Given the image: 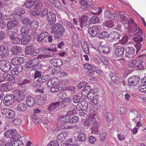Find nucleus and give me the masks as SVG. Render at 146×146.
<instances>
[{"label":"nucleus","mask_w":146,"mask_h":146,"mask_svg":"<svg viewBox=\"0 0 146 146\" xmlns=\"http://www.w3.org/2000/svg\"><path fill=\"white\" fill-rule=\"evenodd\" d=\"M144 33L141 29L138 27V31L136 33L135 36L133 38L134 41L136 43L134 45L136 49V54H137L141 48H142V45L141 43L144 42Z\"/></svg>","instance_id":"f257e3e1"},{"label":"nucleus","mask_w":146,"mask_h":146,"mask_svg":"<svg viewBox=\"0 0 146 146\" xmlns=\"http://www.w3.org/2000/svg\"><path fill=\"white\" fill-rule=\"evenodd\" d=\"M52 33H54V38L55 39L61 40L63 33L65 32V29L63 25L59 23L55 24L51 27Z\"/></svg>","instance_id":"f03ea898"},{"label":"nucleus","mask_w":146,"mask_h":146,"mask_svg":"<svg viewBox=\"0 0 146 146\" xmlns=\"http://www.w3.org/2000/svg\"><path fill=\"white\" fill-rule=\"evenodd\" d=\"M59 106L61 108L65 109L71 105V108H75V106L74 105L72 102L71 99L69 97L60 98L59 99L58 101Z\"/></svg>","instance_id":"7ed1b4c3"},{"label":"nucleus","mask_w":146,"mask_h":146,"mask_svg":"<svg viewBox=\"0 0 146 146\" xmlns=\"http://www.w3.org/2000/svg\"><path fill=\"white\" fill-rule=\"evenodd\" d=\"M33 57V58L28 61L25 65V67L27 69L31 70H34L35 71L34 79L36 78V57Z\"/></svg>","instance_id":"20e7f679"},{"label":"nucleus","mask_w":146,"mask_h":146,"mask_svg":"<svg viewBox=\"0 0 146 146\" xmlns=\"http://www.w3.org/2000/svg\"><path fill=\"white\" fill-rule=\"evenodd\" d=\"M9 61L7 60L2 59L0 61V69L4 72H7L11 68Z\"/></svg>","instance_id":"39448f33"},{"label":"nucleus","mask_w":146,"mask_h":146,"mask_svg":"<svg viewBox=\"0 0 146 146\" xmlns=\"http://www.w3.org/2000/svg\"><path fill=\"white\" fill-rule=\"evenodd\" d=\"M17 131L15 129H11L6 131L4 133L5 137L14 140L18 138Z\"/></svg>","instance_id":"423d86ee"},{"label":"nucleus","mask_w":146,"mask_h":146,"mask_svg":"<svg viewBox=\"0 0 146 146\" xmlns=\"http://www.w3.org/2000/svg\"><path fill=\"white\" fill-rule=\"evenodd\" d=\"M15 100L18 102L23 100L25 98V94L21 90H15L12 92Z\"/></svg>","instance_id":"0eeeda50"},{"label":"nucleus","mask_w":146,"mask_h":146,"mask_svg":"<svg viewBox=\"0 0 146 146\" xmlns=\"http://www.w3.org/2000/svg\"><path fill=\"white\" fill-rule=\"evenodd\" d=\"M13 96V93L6 95L3 99L4 104L7 106L11 105L15 101V98Z\"/></svg>","instance_id":"6e6552de"},{"label":"nucleus","mask_w":146,"mask_h":146,"mask_svg":"<svg viewBox=\"0 0 146 146\" xmlns=\"http://www.w3.org/2000/svg\"><path fill=\"white\" fill-rule=\"evenodd\" d=\"M46 19L50 25H52L55 24L56 21V15L53 12L48 13L46 15Z\"/></svg>","instance_id":"1a4fd4ad"},{"label":"nucleus","mask_w":146,"mask_h":146,"mask_svg":"<svg viewBox=\"0 0 146 146\" xmlns=\"http://www.w3.org/2000/svg\"><path fill=\"white\" fill-rule=\"evenodd\" d=\"M140 80L139 76L134 75L129 78L128 84L130 86H134L137 84Z\"/></svg>","instance_id":"9d476101"},{"label":"nucleus","mask_w":146,"mask_h":146,"mask_svg":"<svg viewBox=\"0 0 146 146\" xmlns=\"http://www.w3.org/2000/svg\"><path fill=\"white\" fill-rule=\"evenodd\" d=\"M111 49L110 45H100L98 48V51L100 54H107L110 52Z\"/></svg>","instance_id":"9b49d317"},{"label":"nucleus","mask_w":146,"mask_h":146,"mask_svg":"<svg viewBox=\"0 0 146 146\" xmlns=\"http://www.w3.org/2000/svg\"><path fill=\"white\" fill-rule=\"evenodd\" d=\"M121 36V35L117 32H111L109 33V37L108 39V41L109 42H113L117 40H119Z\"/></svg>","instance_id":"f8f14e48"},{"label":"nucleus","mask_w":146,"mask_h":146,"mask_svg":"<svg viewBox=\"0 0 146 146\" xmlns=\"http://www.w3.org/2000/svg\"><path fill=\"white\" fill-rule=\"evenodd\" d=\"M88 18V16L84 15H82L79 19V21L80 23V25L82 29L83 27H88L90 25L89 23H87Z\"/></svg>","instance_id":"ddd939ff"},{"label":"nucleus","mask_w":146,"mask_h":146,"mask_svg":"<svg viewBox=\"0 0 146 146\" xmlns=\"http://www.w3.org/2000/svg\"><path fill=\"white\" fill-rule=\"evenodd\" d=\"M125 57L128 58H133L135 56V49L131 47H127L125 49Z\"/></svg>","instance_id":"4468645a"},{"label":"nucleus","mask_w":146,"mask_h":146,"mask_svg":"<svg viewBox=\"0 0 146 146\" xmlns=\"http://www.w3.org/2000/svg\"><path fill=\"white\" fill-rule=\"evenodd\" d=\"M8 48L5 45L2 44L0 46V56L6 57L9 55Z\"/></svg>","instance_id":"2eb2a0df"},{"label":"nucleus","mask_w":146,"mask_h":146,"mask_svg":"<svg viewBox=\"0 0 146 146\" xmlns=\"http://www.w3.org/2000/svg\"><path fill=\"white\" fill-rule=\"evenodd\" d=\"M99 31V28L97 26H93L89 28L88 33L92 37L95 36Z\"/></svg>","instance_id":"dca6fc26"},{"label":"nucleus","mask_w":146,"mask_h":146,"mask_svg":"<svg viewBox=\"0 0 146 146\" xmlns=\"http://www.w3.org/2000/svg\"><path fill=\"white\" fill-rule=\"evenodd\" d=\"M109 76L112 81L118 86H120L121 84V79L118 76L115 75L113 73L109 74Z\"/></svg>","instance_id":"f3484780"},{"label":"nucleus","mask_w":146,"mask_h":146,"mask_svg":"<svg viewBox=\"0 0 146 146\" xmlns=\"http://www.w3.org/2000/svg\"><path fill=\"white\" fill-rule=\"evenodd\" d=\"M25 53L27 54H33L35 56L36 55V52H35V48L32 45L27 46L25 48Z\"/></svg>","instance_id":"a211bd4d"},{"label":"nucleus","mask_w":146,"mask_h":146,"mask_svg":"<svg viewBox=\"0 0 146 146\" xmlns=\"http://www.w3.org/2000/svg\"><path fill=\"white\" fill-rule=\"evenodd\" d=\"M48 33L46 31L41 30V33L37 36V41L40 43H42L43 40L48 35Z\"/></svg>","instance_id":"6ab92c4d"},{"label":"nucleus","mask_w":146,"mask_h":146,"mask_svg":"<svg viewBox=\"0 0 146 146\" xmlns=\"http://www.w3.org/2000/svg\"><path fill=\"white\" fill-rule=\"evenodd\" d=\"M22 51V48L20 46L15 45L11 48V52L14 55H17Z\"/></svg>","instance_id":"aec40b11"},{"label":"nucleus","mask_w":146,"mask_h":146,"mask_svg":"<svg viewBox=\"0 0 146 146\" xmlns=\"http://www.w3.org/2000/svg\"><path fill=\"white\" fill-rule=\"evenodd\" d=\"M124 47L118 46L115 50L116 55L117 57H122L124 54Z\"/></svg>","instance_id":"412c9836"},{"label":"nucleus","mask_w":146,"mask_h":146,"mask_svg":"<svg viewBox=\"0 0 146 146\" xmlns=\"http://www.w3.org/2000/svg\"><path fill=\"white\" fill-rule=\"evenodd\" d=\"M87 138L86 135V134L82 132L78 135L77 137V142L79 143L85 142Z\"/></svg>","instance_id":"4be33fe9"},{"label":"nucleus","mask_w":146,"mask_h":146,"mask_svg":"<svg viewBox=\"0 0 146 146\" xmlns=\"http://www.w3.org/2000/svg\"><path fill=\"white\" fill-rule=\"evenodd\" d=\"M99 123L97 121H94L91 129L92 132L95 134H97L98 132Z\"/></svg>","instance_id":"5701e85b"},{"label":"nucleus","mask_w":146,"mask_h":146,"mask_svg":"<svg viewBox=\"0 0 146 146\" xmlns=\"http://www.w3.org/2000/svg\"><path fill=\"white\" fill-rule=\"evenodd\" d=\"M31 38L29 35H23L21 39V43L23 45L28 44L31 41Z\"/></svg>","instance_id":"b1692460"},{"label":"nucleus","mask_w":146,"mask_h":146,"mask_svg":"<svg viewBox=\"0 0 146 146\" xmlns=\"http://www.w3.org/2000/svg\"><path fill=\"white\" fill-rule=\"evenodd\" d=\"M70 117L66 113V115H61L60 116L59 120L62 123H64V124H66V123H70Z\"/></svg>","instance_id":"393cba45"},{"label":"nucleus","mask_w":146,"mask_h":146,"mask_svg":"<svg viewBox=\"0 0 146 146\" xmlns=\"http://www.w3.org/2000/svg\"><path fill=\"white\" fill-rule=\"evenodd\" d=\"M18 24V22L17 21H14L12 20L10 21L7 24V30H15L13 29L17 26Z\"/></svg>","instance_id":"a878e982"},{"label":"nucleus","mask_w":146,"mask_h":146,"mask_svg":"<svg viewBox=\"0 0 146 146\" xmlns=\"http://www.w3.org/2000/svg\"><path fill=\"white\" fill-rule=\"evenodd\" d=\"M59 106L58 101L56 102L51 103L48 106V110L50 111H52L55 109L57 110L56 108Z\"/></svg>","instance_id":"bb28decb"},{"label":"nucleus","mask_w":146,"mask_h":146,"mask_svg":"<svg viewBox=\"0 0 146 146\" xmlns=\"http://www.w3.org/2000/svg\"><path fill=\"white\" fill-rule=\"evenodd\" d=\"M100 21V18L97 16H92L88 21L89 24H94L99 23Z\"/></svg>","instance_id":"cd10ccee"},{"label":"nucleus","mask_w":146,"mask_h":146,"mask_svg":"<svg viewBox=\"0 0 146 146\" xmlns=\"http://www.w3.org/2000/svg\"><path fill=\"white\" fill-rule=\"evenodd\" d=\"M27 109V106L26 105L23 103H20L17 106L16 109L19 112H24Z\"/></svg>","instance_id":"c85d7f7f"},{"label":"nucleus","mask_w":146,"mask_h":146,"mask_svg":"<svg viewBox=\"0 0 146 146\" xmlns=\"http://www.w3.org/2000/svg\"><path fill=\"white\" fill-rule=\"evenodd\" d=\"M35 103V100L33 97L29 96L27 99L26 103L28 106L32 107L34 105Z\"/></svg>","instance_id":"c756f323"},{"label":"nucleus","mask_w":146,"mask_h":146,"mask_svg":"<svg viewBox=\"0 0 146 146\" xmlns=\"http://www.w3.org/2000/svg\"><path fill=\"white\" fill-rule=\"evenodd\" d=\"M36 20H33L31 23L30 24L31 27L33 29L32 34L34 36V38H35V37L36 35Z\"/></svg>","instance_id":"7c9ffc66"},{"label":"nucleus","mask_w":146,"mask_h":146,"mask_svg":"<svg viewBox=\"0 0 146 146\" xmlns=\"http://www.w3.org/2000/svg\"><path fill=\"white\" fill-rule=\"evenodd\" d=\"M36 0H26V2L24 3V5L28 9H30L34 4L33 7L35 5V2Z\"/></svg>","instance_id":"2f4dec72"},{"label":"nucleus","mask_w":146,"mask_h":146,"mask_svg":"<svg viewBox=\"0 0 146 146\" xmlns=\"http://www.w3.org/2000/svg\"><path fill=\"white\" fill-rule=\"evenodd\" d=\"M29 31V27L26 26H24L21 27L19 33L21 35H25L28 34Z\"/></svg>","instance_id":"473e14b6"},{"label":"nucleus","mask_w":146,"mask_h":146,"mask_svg":"<svg viewBox=\"0 0 146 146\" xmlns=\"http://www.w3.org/2000/svg\"><path fill=\"white\" fill-rule=\"evenodd\" d=\"M104 117L107 122H109L112 121L113 118V115L112 112H107L105 113Z\"/></svg>","instance_id":"72a5a7b5"},{"label":"nucleus","mask_w":146,"mask_h":146,"mask_svg":"<svg viewBox=\"0 0 146 146\" xmlns=\"http://www.w3.org/2000/svg\"><path fill=\"white\" fill-rule=\"evenodd\" d=\"M109 35V34L105 31H103L102 33H99L98 35V37L102 39H105L106 38L107 39L108 41V39Z\"/></svg>","instance_id":"f704fd0d"},{"label":"nucleus","mask_w":146,"mask_h":146,"mask_svg":"<svg viewBox=\"0 0 146 146\" xmlns=\"http://www.w3.org/2000/svg\"><path fill=\"white\" fill-rule=\"evenodd\" d=\"M88 0H80L79 3L84 8L83 9L85 10L88 8L90 6V5L88 2Z\"/></svg>","instance_id":"c9c22d12"},{"label":"nucleus","mask_w":146,"mask_h":146,"mask_svg":"<svg viewBox=\"0 0 146 146\" xmlns=\"http://www.w3.org/2000/svg\"><path fill=\"white\" fill-rule=\"evenodd\" d=\"M140 62L139 61L136 60H132L131 62H130L129 64V67H131L132 68H134V69L136 68L137 66L138 65V64Z\"/></svg>","instance_id":"e433bc0d"},{"label":"nucleus","mask_w":146,"mask_h":146,"mask_svg":"<svg viewBox=\"0 0 146 146\" xmlns=\"http://www.w3.org/2000/svg\"><path fill=\"white\" fill-rule=\"evenodd\" d=\"M103 24L104 26L110 28L113 27L114 25V22L110 20L109 21H104Z\"/></svg>","instance_id":"4c0bfd02"},{"label":"nucleus","mask_w":146,"mask_h":146,"mask_svg":"<svg viewBox=\"0 0 146 146\" xmlns=\"http://www.w3.org/2000/svg\"><path fill=\"white\" fill-rule=\"evenodd\" d=\"M48 87L50 88L51 87L59 85V84L58 82H55L54 80H49L46 83Z\"/></svg>","instance_id":"58836bf2"},{"label":"nucleus","mask_w":146,"mask_h":146,"mask_svg":"<svg viewBox=\"0 0 146 146\" xmlns=\"http://www.w3.org/2000/svg\"><path fill=\"white\" fill-rule=\"evenodd\" d=\"M94 119H95L94 117H93V118H90L86 119L84 122V126L86 127L90 126L92 123V121L94 120Z\"/></svg>","instance_id":"ea45409f"},{"label":"nucleus","mask_w":146,"mask_h":146,"mask_svg":"<svg viewBox=\"0 0 146 146\" xmlns=\"http://www.w3.org/2000/svg\"><path fill=\"white\" fill-rule=\"evenodd\" d=\"M15 12L17 13L19 17H20L25 14V9L22 8H18L15 9Z\"/></svg>","instance_id":"a19ab883"},{"label":"nucleus","mask_w":146,"mask_h":146,"mask_svg":"<svg viewBox=\"0 0 146 146\" xmlns=\"http://www.w3.org/2000/svg\"><path fill=\"white\" fill-rule=\"evenodd\" d=\"M65 139V137H63L62 134L60 133L56 136V141L59 143H61L63 142Z\"/></svg>","instance_id":"79ce46f5"},{"label":"nucleus","mask_w":146,"mask_h":146,"mask_svg":"<svg viewBox=\"0 0 146 146\" xmlns=\"http://www.w3.org/2000/svg\"><path fill=\"white\" fill-rule=\"evenodd\" d=\"M42 7V4L41 2L40 1L37 0V16L40 15Z\"/></svg>","instance_id":"37998d69"},{"label":"nucleus","mask_w":146,"mask_h":146,"mask_svg":"<svg viewBox=\"0 0 146 146\" xmlns=\"http://www.w3.org/2000/svg\"><path fill=\"white\" fill-rule=\"evenodd\" d=\"M50 88V91L52 93L58 92L62 88V87L59 86V85L58 86H55L51 87Z\"/></svg>","instance_id":"c03bdc74"},{"label":"nucleus","mask_w":146,"mask_h":146,"mask_svg":"<svg viewBox=\"0 0 146 146\" xmlns=\"http://www.w3.org/2000/svg\"><path fill=\"white\" fill-rule=\"evenodd\" d=\"M128 37L126 35H124L121 39H119V40L120 44L122 45H125L128 41Z\"/></svg>","instance_id":"a18cd8bd"},{"label":"nucleus","mask_w":146,"mask_h":146,"mask_svg":"<svg viewBox=\"0 0 146 146\" xmlns=\"http://www.w3.org/2000/svg\"><path fill=\"white\" fill-rule=\"evenodd\" d=\"M70 124H72L77 122L79 120V117L77 116L74 115L70 117Z\"/></svg>","instance_id":"49530a36"},{"label":"nucleus","mask_w":146,"mask_h":146,"mask_svg":"<svg viewBox=\"0 0 146 146\" xmlns=\"http://www.w3.org/2000/svg\"><path fill=\"white\" fill-rule=\"evenodd\" d=\"M36 109H35L33 111V112L32 113L31 115V119L33 121L35 124L36 123Z\"/></svg>","instance_id":"de8ad7c7"},{"label":"nucleus","mask_w":146,"mask_h":146,"mask_svg":"<svg viewBox=\"0 0 146 146\" xmlns=\"http://www.w3.org/2000/svg\"><path fill=\"white\" fill-rule=\"evenodd\" d=\"M130 112L131 113V115L133 117H135L136 116V118L139 117H140V114H138V112L137 111L134 110V109H131L129 110Z\"/></svg>","instance_id":"09e8293b"},{"label":"nucleus","mask_w":146,"mask_h":146,"mask_svg":"<svg viewBox=\"0 0 146 146\" xmlns=\"http://www.w3.org/2000/svg\"><path fill=\"white\" fill-rule=\"evenodd\" d=\"M81 97L78 95H74L72 98V101L74 103H78L80 100Z\"/></svg>","instance_id":"8fccbe9b"},{"label":"nucleus","mask_w":146,"mask_h":146,"mask_svg":"<svg viewBox=\"0 0 146 146\" xmlns=\"http://www.w3.org/2000/svg\"><path fill=\"white\" fill-rule=\"evenodd\" d=\"M11 110L8 108H4L1 110V113L3 115H5L7 117L8 115H9Z\"/></svg>","instance_id":"3c124183"},{"label":"nucleus","mask_w":146,"mask_h":146,"mask_svg":"<svg viewBox=\"0 0 146 146\" xmlns=\"http://www.w3.org/2000/svg\"><path fill=\"white\" fill-rule=\"evenodd\" d=\"M15 140V141H14L13 146H24V144L21 140L18 139Z\"/></svg>","instance_id":"603ef678"},{"label":"nucleus","mask_w":146,"mask_h":146,"mask_svg":"<svg viewBox=\"0 0 146 146\" xmlns=\"http://www.w3.org/2000/svg\"><path fill=\"white\" fill-rule=\"evenodd\" d=\"M52 4L56 8L58 9H60L62 8V6L61 3L57 0H55Z\"/></svg>","instance_id":"864d4df0"},{"label":"nucleus","mask_w":146,"mask_h":146,"mask_svg":"<svg viewBox=\"0 0 146 146\" xmlns=\"http://www.w3.org/2000/svg\"><path fill=\"white\" fill-rule=\"evenodd\" d=\"M6 34L9 38L14 34H16V31L15 30H7L6 31Z\"/></svg>","instance_id":"5fc2aeb1"},{"label":"nucleus","mask_w":146,"mask_h":146,"mask_svg":"<svg viewBox=\"0 0 146 146\" xmlns=\"http://www.w3.org/2000/svg\"><path fill=\"white\" fill-rule=\"evenodd\" d=\"M22 18L21 22L23 24L28 25L29 24L30 21L29 18L26 17H22Z\"/></svg>","instance_id":"6e6d98bb"},{"label":"nucleus","mask_w":146,"mask_h":146,"mask_svg":"<svg viewBox=\"0 0 146 146\" xmlns=\"http://www.w3.org/2000/svg\"><path fill=\"white\" fill-rule=\"evenodd\" d=\"M96 100H97L96 99V100H94L93 99L92 100V101L94 103V104L93 105V107H94L95 109L94 110V111L96 112V111H97L98 110H99V108H100V104H99L98 103H95V102L94 101L95 100H96Z\"/></svg>","instance_id":"4d7b16f0"},{"label":"nucleus","mask_w":146,"mask_h":146,"mask_svg":"<svg viewBox=\"0 0 146 146\" xmlns=\"http://www.w3.org/2000/svg\"><path fill=\"white\" fill-rule=\"evenodd\" d=\"M82 107L83 108L84 111L86 110L88 108V103L85 101H82L80 103Z\"/></svg>","instance_id":"13d9d810"},{"label":"nucleus","mask_w":146,"mask_h":146,"mask_svg":"<svg viewBox=\"0 0 146 146\" xmlns=\"http://www.w3.org/2000/svg\"><path fill=\"white\" fill-rule=\"evenodd\" d=\"M21 122V120L20 119L17 118L12 121L13 124L15 126L19 125Z\"/></svg>","instance_id":"bf43d9fd"},{"label":"nucleus","mask_w":146,"mask_h":146,"mask_svg":"<svg viewBox=\"0 0 146 146\" xmlns=\"http://www.w3.org/2000/svg\"><path fill=\"white\" fill-rule=\"evenodd\" d=\"M88 83L85 81H82L80 82L77 85V87L80 89L83 87H85V86L88 84Z\"/></svg>","instance_id":"052dcab7"},{"label":"nucleus","mask_w":146,"mask_h":146,"mask_svg":"<svg viewBox=\"0 0 146 146\" xmlns=\"http://www.w3.org/2000/svg\"><path fill=\"white\" fill-rule=\"evenodd\" d=\"M48 122L49 121L47 119L42 117V119H40L39 121L37 122V123H42L44 124H47L48 123Z\"/></svg>","instance_id":"680f3d73"},{"label":"nucleus","mask_w":146,"mask_h":146,"mask_svg":"<svg viewBox=\"0 0 146 146\" xmlns=\"http://www.w3.org/2000/svg\"><path fill=\"white\" fill-rule=\"evenodd\" d=\"M96 12H93V14L95 15H100L102 13V9L100 7H95V8Z\"/></svg>","instance_id":"e2e57ef3"},{"label":"nucleus","mask_w":146,"mask_h":146,"mask_svg":"<svg viewBox=\"0 0 146 146\" xmlns=\"http://www.w3.org/2000/svg\"><path fill=\"white\" fill-rule=\"evenodd\" d=\"M41 11L40 12L41 15L42 17L44 16L45 15H47L48 14V9L46 8L41 9Z\"/></svg>","instance_id":"0e129e2a"},{"label":"nucleus","mask_w":146,"mask_h":146,"mask_svg":"<svg viewBox=\"0 0 146 146\" xmlns=\"http://www.w3.org/2000/svg\"><path fill=\"white\" fill-rule=\"evenodd\" d=\"M29 13L32 16H36V5H35L34 7L29 11Z\"/></svg>","instance_id":"69168bd1"},{"label":"nucleus","mask_w":146,"mask_h":146,"mask_svg":"<svg viewBox=\"0 0 146 146\" xmlns=\"http://www.w3.org/2000/svg\"><path fill=\"white\" fill-rule=\"evenodd\" d=\"M146 57V55L145 54H142L140 55L136 59L140 62H143V59Z\"/></svg>","instance_id":"338daca9"},{"label":"nucleus","mask_w":146,"mask_h":146,"mask_svg":"<svg viewBox=\"0 0 146 146\" xmlns=\"http://www.w3.org/2000/svg\"><path fill=\"white\" fill-rule=\"evenodd\" d=\"M58 143L56 140H52L48 143L47 146H59Z\"/></svg>","instance_id":"774afa93"}]
</instances>
